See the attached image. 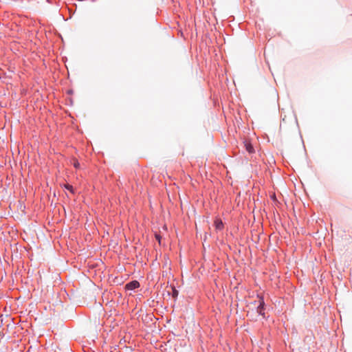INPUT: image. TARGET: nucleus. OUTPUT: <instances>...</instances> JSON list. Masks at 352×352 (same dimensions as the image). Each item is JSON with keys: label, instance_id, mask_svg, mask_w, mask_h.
I'll return each mask as SVG.
<instances>
[{"label": "nucleus", "instance_id": "3", "mask_svg": "<svg viewBox=\"0 0 352 352\" xmlns=\"http://www.w3.org/2000/svg\"><path fill=\"white\" fill-rule=\"evenodd\" d=\"M263 304H264V302H263V300H260V304H259V305H258V307L257 308V311L261 315H263L264 314L263 313H262V310H263Z\"/></svg>", "mask_w": 352, "mask_h": 352}, {"label": "nucleus", "instance_id": "7", "mask_svg": "<svg viewBox=\"0 0 352 352\" xmlns=\"http://www.w3.org/2000/svg\"><path fill=\"white\" fill-rule=\"evenodd\" d=\"M173 296H177L178 294V292L175 288H173Z\"/></svg>", "mask_w": 352, "mask_h": 352}, {"label": "nucleus", "instance_id": "2", "mask_svg": "<svg viewBox=\"0 0 352 352\" xmlns=\"http://www.w3.org/2000/svg\"><path fill=\"white\" fill-rule=\"evenodd\" d=\"M214 226H215L216 229L219 230H222L223 228V224L221 220L219 219H217L214 221Z\"/></svg>", "mask_w": 352, "mask_h": 352}, {"label": "nucleus", "instance_id": "1", "mask_svg": "<svg viewBox=\"0 0 352 352\" xmlns=\"http://www.w3.org/2000/svg\"><path fill=\"white\" fill-rule=\"evenodd\" d=\"M140 286V283L137 280H133L129 283H127L125 286L126 289L133 290L135 288H138Z\"/></svg>", "mask_w": 352, "mask_h": 352}, {"label": "nucleus", "instance_id": "8", "mask_svg": "<svg viewBox=\"0 0 352 352\" xmlns=\"http://www.w3.org/2000/svg\"><path fill=\"white\" fill-rule=\"evenodd\" d=\"M155 237H156V239H157V240L159 241V243H161V241H160V240H161V237H160V235H158V234H156V235H155Z\"/></svg>", "mask_w": 352, "mask_h": 352}, {"label": "nucleus", "instance_id": "5", "mask_svg": "<svg viewBox=\"0 0 352 352\" xmlns=\"http://www.w3.org/2000/svg\"><path fill=\"white\" fill-rule=\"evenodd\" d=\"M65 188L67 190H69L70 192H74V188L73 186L69 184H65Z\"/></svg>", "mask_w": 352, "mask_h": 352}, {"label": "nucleus", "instance_id": "6", "mask_svg": "<svg viewBox=\"0 0 352 352\" xmlns=\"http://www.w3.org/2000/svg\"><path fill=\"white\" fill-rule=\"evenodd\" d=\"M74 166L75 168H78L80 166V164L77 160H75L74 162Z\"/></svg>", "mask_w": 352, "mask_h": 352}, {"label": "nucleus", "instance_id": "4", "mask_svg": "<svg viewBox=\"0 0 352 352\" xmlns=\"http://www.w3.org/2000/svg\"><path fill=\"white\" fill-rule=\"evenodd\" d=\"M245 148L248 153H251L254 152L253 146L250 143L246 142L245 143Z\"/></svg>", "mask_w": 352, "mask_h": 352}]
</instances>
